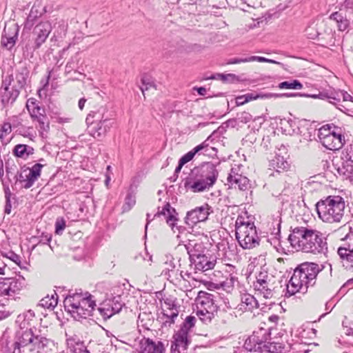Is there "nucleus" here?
Instances as JSON below:
<instances>
[{"mask_svg": "<svg viewBox=\"0 0 353 353\" xmlns=\"http://www.w3.org/2000/svg\"><path fill=\"white\" fill-rule=\"evenodd\" d=\"M319 264L313 262H304L300 264L294 271V273L287 284L286 294L289 296L297 292L305 294L309 287L316 283L318 274L323 270Z\"/></svg>", "mask_w": 353, "mask_h": 353, "instance_id": "1", "label": "nucleus"}, {"mask_svg": "<svg viewBox=\"0 0 353 353\" xmlns=\"http://www.w3.org/2000/svg\"><path fill=\"white\" fill-rule=\"evenodd\" d=\"M218 170L214 164L208 162L199 168L192 170L185 179L184 187L192 192H201L209 190L217 180Z\"/></svg>", "mask_w": 353, "mask_h": 353, "instance_id": "2", "label": "nucleus"}, {"mask_svg": "<svg viewBox=\"0 0 353 353\" xmlns=\"http://www.w3.org/2000/svg\"><path fill=\"white\" fill-rule=\"evenodd\" d=\"M345 208L344 198L339 195H330L319 200L316 204L319 217L325 223L341 222Z\"/></svg>", "mask_w": 353, "mask_h": 353, "instance_id": "3", "label": "nucleus"}, {"mask_svg": "<svg viewBox=\"0 0 353 353\" xmlns=\"http://www.w3.org/2000/svg\"><path fill=\"white\" fill-rule=\"evenodd\" d=\"M92 297L88 292L84 294L74 293L68 295L63 301L64 307L77 320L87 319L92 316V312L96 306L95 301Z\"/></svg>", "mask_w": 353, "mask_h": 353, "instance_id": "4", "label": "nucleus"}, {"mask_svg": "<svg viewBox=\"0 0 353 353\" xmlns=\"http://www.w3.org/2000/svg\"><path fill=\"white\" fill-rule=\"evenodd\" d=\"M236 238L243 249H252L259 245L254 222L245 221V218L239 216L235 222Z\"/></svg>", "mask_w": 353, "mask_h": 353, "instance_id": "5", "label": "nucleus"}, {"mask_svg": "<svg viewBox=\"0 0 353 353\" xmlns=\"http://www.w3.org/2000/svg\"><path fill=\"white\" fill-rule=\"evenodd\" d=\"M17 338L25 353H46L50 341L37 333V329H29L17 333Z\"/></svg>", "mask_w": 353, "mask_h": 353, "instance_id": "6", "label": "nucleus"}, {"mask_svg": "<svg viewBox=\"0 0 353 353\" xmlns=\"http://www.w3.org/2000/svg\"><path fill=\"white\" fill-rule=\"evenodd\" d=\"M196 319L193 316L185 318L180 328L174 332L171 345V353H186L191 343L190 333L195 325Z\"/></svg>", "mask_w": 353, "mask_h": 353, "instance_id": "7", "label": "nucleus"}, {"mask_svg": "<svg viewBox=\"0 0 353 353\" xmlns=\"http://www.w3.org/2000/svg\"><path fill=\"white\" fill-rule=\"evenodd\" d=\"M305 242V246L302 247L303 252L325 254L327 252V238L319 230L310 228L308 238Z\"/></svg>", "mask_w": 353, "mask_h": 353, "instance_id": "8", "label": "nucleus"}, {"mask_svg": "<svg viewBox=\"0 0 353 353\" xmlns=\"http://www.w3.org/2000/svg\"><path fill=\"white\" fill-rule=\"evenodd\" d=\"M199 299L197 300V305H200L198 309L208 310L216 313L217 317L222 318V322L226 323L232 316L231 313L228 312L225 310H218L216 303V296L213 294L208 292H200Z\"/></svg>", "mask_w": 353, "mask_h": 353, "instance_id": "9", "label": "nucleus"}, {"mask_svg": "<svg viewBox=\"0 0 353 353\" xmlns=\"http://www.w3.org/2000/svg\"><path fill=\"white\" fill-rule=\"evenodd\" d=\"M215 265V261L210 260L206 254L190 259L189 270L184 272L188 279H196L194 274L212 270Z\"/></svg>", "mask_w": 353, "mask_h": 353, "instance_id": "10", "label": "nucleus"}, {"mask_svg": "<svg viewBox=\"0 0 353 353\" xmlns=\"http://www.w3.org/2000/svg\"><path fill=\"white\" fill-rule=\"evenodd\" d=\"M26 108L31 118L39 123V130L48 132L50 129V122L46 114L44 108L37 104L34 99H30L27 101Z\"/></svg>", "mask_w": 353, "mask_h": 353, "instance_id": "11", "label": "nucleus"}, {"mask_svg": "<svg viewBox=\"0 0 353 353\" xmlns=\"http://www.w3.org/2000/svg\"><path fill=\"white\" fill-rule=\"evenodd\" d=\"M20 92L13 85V75H9L5 77L2 81V85L0 90V97L2 103L6 105L12 104Z\"/></svg>", "mask_w": 353, "mask_h": 353, "instance_id": "12", "label": "nucleus"}, {"mask_svg": "<svg viewBox=\"0 0 353 353\" xmlns=\"http://www.w3.org/2000/svg\"><path fill=\"white\" fill-rule=\"evenodd\" d=\"M309 229L306 227H296L292 230L288 236V241L293 248L302 252V247L305 246L306 239L308 238Z\"/></svg>", "mask_w": 353, "mask_h": 353, "instance_id": "13", "label": "nucleus"}, {"mask_svg": "<svg viewBox=\"0 0 353 353\" xmlns=\"http://www.w3.org/2000/svg\"><path fill=\"white\" fill-rule=\"evenodd\" d=\"M52 31L51 23L48 21H41L33 30L34 36V50L39 49L44 43Z\"/></svg>", "mask_w": 353, "mask_h": 353, "instance_id": "14", "label": "nucleus"}, {"mask_svg": "<svg viewBox=\"0 0 353 353\" xmlns=\"http://www.w3.org/2000/svg\"><path fill=\"white\" fill-rule=\"evenodd\" d=\"M123 305L121 296H116L107 299L104 302L103 306L98 310L104 318H110L114 314L119 313Z\"/></svg>", "mask_w": 353, "mask_h": 353, "instance_id": "15", "label": "nucleus"}, {"mask_svg": "<svg viewBox=\"0 0 353 353\" xmlns=\"http://www.w3.org/2000/svg\"><path fill=\"white\" fill-rule=\"evenodd\" d=\"M209 210L210 206L205 204L188 212L185 216V223L188 225L193 226L197 223L205 221L210 214Z\"/></svg>", "mask_w": 353, "mask_h": 353, "instance_id": "16", "label": "nucleus"}, {"mask_svg": "<svg viewBox=\"0 0 353 353\" xmlns=\"http://www.w3.org/2000/svg\"><path fill=\"white\" fill-rule=\"evenodd\" d=\"M19 28L16 23L5 26L1 39V44L3 48L11 50L15 45L18 39Z\"/></svg>", "mask_w": 353, "mask_h": 353, "instance_id": "17", "label": "nucleus"}, {"mask_svg": "<svg viewBox=\"0 0 353 353\" xmlns=\"http://www.w3.org/2000/svg\"><path fill=\"white\" fill-rule=\"evenodd\" d=\"M336 130H333L331 135L323 137L321 141L322 145L330 150H338L341 149L345 143V137L341 133L340 129L334 127Z\"/></svg>", "mask_w": 353, "mask_h": 353, "instance_id": "18", "label": "nucleus"}, {"mask_svg": "<svg viewBox=\"0 0 353 353\" xmlns=\"http://www.w3.org/2000/svg\"><path fill=\"white\" fill-rule=\"evenodd\" d=\"M337 252L343 267L347 271L353 272V243L340 246Z\"/></svg>", "mask_w": 353, "mask_h": 353, "instance_id": "19", "label": "nucleus"}, {"mask_svg": "<svg viewBox=\"0 0 353 353\" xmlns=\"http://www.w3.org/2000/svg\"><path fill=\"white\" fill-rule=\"evenodd\" d=\"M189 259L205 255L206 248L199 239H189L185 244Z\"/></svg>", "mask_w": 353, "mask_h": 353, "instance_id": "20", "label": "nucleus"}, {"mask_svg": "<svg viewBox=\"0 0 353 353\" xmlns=\"http://www.w3.org/2000/svg\"><path fill=\"white\" fill-rule=\"evenodd\" d=\"M45 11L39 2H35L23 23V29L30 30L37 21L43 15Z\"/></svg>", "mask_w": 353, "mask_h": 353, "instance_id": "21", "label": "nucleus"}, {"mask_svg": "<svg viewBox=\"0 0 353 353\" xmlns=\"http://www.w3.org/2000/svg\"><path fill=\"white\" fill-rule=\"evenodd\" d=\"M279 152L276 153L275 157L271 161L270 166L279 172L281 170H287L290 165L286 160L288 157L286 148L281 145Z\"/></svg>", "mask_w": 353, "mask_h": 353, "instance_id": "22", "label": "nucleus"}, {"mask_svg": "<svg viewBox=\"0 0 353 353\" xmlns=\"http://www.w3.org/2000/svg\"><path fill=\"white\" fill-rule=\"evenodd\" d=\"M353 15H349L348 10L340 9L339 11L330 14V19L336 21L339 31L347 30L350 20Z\"/></svg>", "mask_w": 353, "mask_h": 353, "instance_id": "23", "label": "nucleus"}, {"mask_svg": "<svg viewBox=\"0 0 353 353\" xmlns=\"http://www.w3.org/2000/svg\"><path fill=\"white\" fill-rule=\"evenodd\" d=\"M281 214L279 212H277L272 216V228L270 230H272L271 235L272 238L269 239L270 244L272 245L275 248H277V245H279V238L281 235Z\"/></svg>", "mask_w": 353, "mask_h": 353, "instance_id": "24", "label": "nucleus"}, {"mask_svg": "<svg viewBox=\"0 0 353 353\" xmlns=\"http://www.w3.org/2000/svg\"><path fill=\"white\" fill-rule=\"evenodd\" d=\"M265 352L270 353H295L294 350L299 344L291 345L287 342H270L268 343Z\"/></svg>", "mask_w": 353, "mask_h": 353, "instance_id": "25", "label": "nucleus"}, {"mask_svg": "<svg viewBox=\"0 0 353 353\" xmlns=\"http://www.w3.org/2000/svg\"><path fill=\"white\" fill-rule=\"evenodd\" d=\"M165 347L163 342L154 341L150 339H146L141 343V352L140 353H164Z\"/></svg>", "mask_w": 353, "mask_h": 353, "instance_id": "26", "label": "nucleus"}, {"mask_svg": "<svg viewBox=\"0 0 353 353\" xmlns=\"http://www.w3.org/2000/svg\"><path fill=\"white\" fill-rule=\"evenodd\" d=\"M252 342H254L257 346H261V352H266V346H268V339L270 337V333L268 330L264 328H259L258 330L254 331L250 336Z\"/></svg>", "mask_w": 353, "mask_h": 353, "instance_id": "27", "label": "nucleus"}, {"mask_svg": "<svg viewBox=\"0 0 353 353\" xmlns=\"http://www.w3.org/2000/svg\"><path fill=\"white\" fill-rule=\"evenodd\" d=\"M160 215H163L165 216L167 223L172 228L174 226L176 221H178L176 210L171 207L169 203H167L161 211L159 210L154 216Z\"/></svg>", "mask_w": 353, "mask_h": 353, "instance_id": "28", "label": "nucleus"}, {"mask_svg": "<svg viewBox=\"0 0 353 353\" xmlns=\"http://www.w3.org/2000/svg\"><path fill=\"white\" fill-rule=\"evenodd\" d=\"M258 307L259 303L254 296L249 294H245L241 296V302L238 305L237 308L242 312H252L253 309L257 308Z\"/></svg>", "mask_w": 353, "mask_h": 353, "instance_id": "29", "label": "nucleus"}, {"mask_svg": "<svg viewBox=\"0 0 353 353\" xmlns=\"http://www.w3.org/2000/svg\"><path fill=\"white\" fill-rule=\"evenodd\" d=\"M338 173L353 182V163L341 161L340 163L335 164Z\"/></svg>", "mask_w": 353, "mask_h": 353, "instance_id": "30", "label": "nucleus"}, {"mask_svg": "<svg viewBox=\"0 0 353 353\" xmlns=\"http://www.w3.org/2000/svg\"><path fill=\"white\" fill-rule=\"evenodd\" d=\"M28 76L29 71L28 69L22 68L16 73L15 77H13V85L19 92L26 85Z\"/></svg>", "mask_w": 353, "mask_h": 353, "instance_id": "31", "label": "nucleus"}, {"mask_svg": "<svg viewBox=\"0 0 353 353\" xmlns=\"http://www.w3.org/2000/svg\"><path fill=\"white\" fill-rule=\"evenodd\" d=\"M227 179L231 185L237 186L240 190H245L248 188L249 180L241 174H229Z\"/></svg>", "mask_w": 353, "mask_h": 353, "instance_id": "32", "label": "nucleus"}, {"mask_svg": "<svg viewBox=\"0 0 353 353\" xmlns=\"http://www.w3.org/2000/svg\"><path fill=\"white\" fill-rule=\"evenodd\" d=\"M261 284H254V288L256 290L263 294V297L270 299L273 296V284L270 283V279L265 281H262Z\"/></svg>", "mask_w": 353, "mask_h": 353, "instance_id": "33", "label": "nucleus"}, {"mask_svg": "<svg viewBox=\"0 0 353 353\" xmlns=\"http://www.w3.org/2000/svg\"><path fill=\"white\" fill-rule=\"evenodd\" d=\"M105 108L103 107H101L97 111H91L87 116L85 121L87 124H90L91 125L97 123L98 122H101L102 119H105Z\"/></svg>", "mask_w": 353, "mask_h": 353, "instance_id": "34", "label": "nucleus"}, {"mask_svg": "<svg viewBox=\"0 0 353 353\" xmlns=\"http://www.w3.org/2000/svg\"><path fill=\"white\" fill-rule=\"evenodd\" d=\"M13 154L20 158H26L34 153V148L25 144H18L13 149Z\"/></svg>", "mask_w": 353, "mask_h": 353, "instance_id": "35", "label": "nucleus"}, {"mask_svg": "<svg viewBox=\"0 0 353 353\" xmlns=\"http://www.w3.org/2000/svg\"><path fill=\"white\" fill-rule=\"evenodd\" d=\"M24 279L22 278H9V291L10 296H13L19 292L24 286Z\"/></svg>", "mask_w": 353, "mask_h": 353, "instance_id": "36", "label": "nucleus"}, {"mask_svg": "<svg viewBox=\"0 0 353 353\" xmlns=\"http://www.w3.org/2000/svg\"><path fill=\"white\" fill-rule=\"evenodd\" d=\"M89 132L93 137L100 138L103 137L107 132L101 121L89 127Z\"/></svg>", "mask_w": 353, "mask_h": 353, "instance_id": "37", "label": "nucleus"}, {"mask_svg": "<svg viewBox=\"0 0 353 353\" xmlns=\"http://www.w3.org/2000/svg\"><path fill=\"white\" fill-rule=\"evenodd\" d=\"M57 305V299L54 298V295H52L50 297L47 296L41 299L37 306L52 310Z\"/></svg>", "mask_w": 353, "mask_h": 353, "instance_id": "38", "label": "nucleus"}, {"mask_svg": "<svg viewBox=\"0 0 353 353\" xmlns=\"http://www.w3.org/2000/svg\"><path fill=\"white\" fill-rule=\"evenodd\" d=\"M196 314L201 321L205 324L210 323L216 315V314H214L213 312H209L208 310H203L200 309L197 310Z\"/></svg>", "mask_w": 353, "mask_h": 353, "instance_id": "39", "label": "nucleus"}, {"mask_svg": "<svg viewBox=\"0 0 353 353\" xmlns=\"http://www.w3.org/2000/svg\"><path fill=\"white\" fill-rule=\"evenodd\" d=\"M280 89H295L299 90L303 88L301 83L294 79L292 81H283L278 85Z\"/></svg>", "mask_w": 353, "mask_h": 353, "instance_id": "40", "label": "nucleus"}, {"mask_svg": "<svg viewBox=\"0 0 353 353\" xmlns=\"http://www.w3.org/2000/svg\"><path fill=\"white\" fill-rule=\"evenodd\" d=\"M136 203L135 195L132 192H128L123 205V212L130 211Z\"/></svg>", "mask_w": 353, "mask_h": 353, "instance_id": "41", "label": "nucleus"}, {"mask_svg": "<svg viewBox=\"0 0 353 353\" xmlns=\"http://www.w3.org/2000/svg\"><path fill=\"white\" fill-rule=\"evenodd\" d=\"M245 101H247V103L250 101H252V100H256V99H265L272 98V93H265V94L260 93V94H256V93H254V92H250V93L245 94Z\"/></svg>", "mask_w": 353, "mask_h": 353, "instance_id": "42", "label": "nucleus"}, {"mask_svg": "<svg viewBox=\"0 0 353 353\" xmlns=\"http://www.w3.org/2000/svg\"><path fill=\"white\" fill-rule=\"evenodd\" d=\"M341 161L348 162L353 163V145H349L345 150L343 151L341 157Z\"/></svg>", "mask_w": 353, "mask_h": 353, "instance_id": "43", "label": "nucleus"}, {"mask_svg": "<svg viewBox=\"0 0 353 353\" xmlns=\"http://www.w3.org/2000/svg\"><path fill=\"white\" fill-rule=\"evenodd\" d=\"M305 35L310 39H315L321 35V34L317 30L316 26H314L313 24L307 26L305 28Z\"/></svg>", "mask_w": 353, "mask_h": 353, "instance_id": "44", "label": "nucleus"}, {"mask_svg": "<svg viewBox=\"0 0 353 353\" xmlns=\"http://www.w3.org/2000/svg\"><path fill=\"white\" fill-rule=\"evenodd\" d=\"M10 296L9 278L0 279V296Z\"/></svg>", "mask_w": 353, "mask_h": 353, "instance_id": "45", "label": "nucleus"}, {"mask_svg": "<svg viewBox=\"0 0 353 353\" xmlns=\"http://www.w3.org/2000/svg\"><path fill=\"white\" fill-rule=\"evenodd\" d=\"M44 166L43 164L41 163H37L34 164L30 170L29 174H28L29 176L37 180V179L41 175V168Z\"/></svg>", "mask_w": 353, "mask_h": 353, "instance_id": "46", "label": "nucleus"}, {"mask_svg": "<svg viewBox=\"0 0 353 353\" xmlns=\"http://www.w3.org/2000/svg\"><path fill=\"white\" fill-rule=\"evenodd\" d=\"M243 347L250 352H261V346H257V345L252 342V340L251 339V337L249 336L245 341Z\"/></svg>", "mask_w": 353, "mask_h": 353, "instance_id": "47", "label": "nucleus"}, {"mask_svg": "<svg viewBox=\"0 0 353 353\" xmlns=\"http://www.w3.org/2000/svg\"><path fill=\"white\" fill-rule=\"evenodd\" d=\"M341 98L343 99V101H350L352 100L351 95L345 91H339V92H336L334 96L331 95V99L336 101H339Z\"/></svg>", "mask_w": 353, "mask_h": 353, "instance_id": "48", "label": "nucleus"}, {"mask_svg": "<svg viewBox=\"0 0 353 353\" xmlns=\"http://www.w3.org/2000/svg\"><path fill=\"white\" fill-rule=\"evenodd\" d=\"M331 128H332V125L327 124V125L322 126L319 130L318 137H319L320 141L323 139V137H326L332 134V131H331Z\"/></svg>", "mask_w": 353, "mask_h": 353, "instance_id": "49", "label": "nucleus"}, {"mask_svg": "<svg viewBox=\"0 0 353 353\" xmlns=\"http://www.w3.org/2000/svg\"><path fill=\"white\" fill-rule=\"evenodd\" d=\"M10 197H11V192H10L9 188H7L5 189L6 205H5V209H4V212L7 214H10V212H11L12 205H11Z\"/></svg>", "mask_w": 353, "mask_h": 353, "instance_id": "50", "label": "nucleus"}, {"mask_svg": "<svg viewBox=\"0 0 353 353\" xmlns=\"http://www.w3.org/2000/svg\"><path fill=\"white\" fill-rule=\"evenodd\" d=\"M65 228V221L63 217H58L55 222V233L57 234H62Z\"/></svg>", "mask_w": 353, "mask_h": 353, "instance_id": "51", "label": "nucleus"}, {"mask_svg": "<svg viewBox=\"0 0 353 353\" xmlns=\"http://www.w3.org/2000/svg\"><path fill=\"white\" fill-rule=\"evenodd\" d=\"M163 302L166 309L178 310L176 299L172 297H167L163 299Z\"/></svg>", "mask_w": 353, "mask_h": 353, "instance_id": "52", "label": "nucleus"}, {"mask_svg": "<svg viewBox=\"0 0 353 353\" xmlns=\"http://www.w3.org/2000/svg\"><path fill=\"white\" fill-rule=\"evenodd\" d=\"M342 228L344 230H349V232L345 236V237L341 239L343 242V245L344 244L353 243V231L352 230V228L350 226L346 227V225H344Z\"/></svg>", "mask_w": 353, "mask_h": 353, "instance_id": "53", "label": "nucleus"}, {"mask_svg": "<svg viewBox=\"0 0 353 353\" xmlns=\"http://www.w3.org/2000/svg\"><path fill=\"white\" fill-rule=\"evenodd\" d=\"M142 85L140 87L143 94H144L145 92L149 90L150 88H154V84L153 82L150 81V79L148 77H143L141 79Z\"/></svg>", "mask_w": 353, "mask_h": 353, "instance_id": "54", "label": "nucleus"}, {"mask_svg": "<svg viewBox=\"0 0 353 353\" xmlns=\"http://www.w3.org/2000/svg\"><path fill=\"white\" fill-rule=\"evenodd\" d=\"M301 97H308V98H313V99H320L323 100H325L327 99H331V95H328L326 92H319V94H301Z\"/></svg>", "mask_w": 353, "mask_h": 353, "instance_id": "55", "label": "nucleus"}, {"mask_svg": "<svg viewBox=\"0 0 353 353\" xmlns=\"http://www.w3.org/2000/svg\"><path fill=\"white\" fill-rule=\"evenodd\" d=\"M250 60H251V61H256L259 62H266V63H274V64H277V65H282V63L281 62L276 61L273 59H267L263 57L251 56V57H250Z\"/></svg>", "mask_w": 353, "mask_h": 353, "instance_id": "56", "label": "nucleus"}, {"mask_svg": "<svg viewBox=\"0 0 353 353\" xmlns=\"http://www.w3.org/2000/svg\"><path fill=\"white\" fill-rule=\"evenodd\" d=\"M237 281V279L236 277L234 276H232L231 274H230V277L229 278H227L225 281H224L222 283H221V285L224 288H232L234 285V283Z\"/></svg>", "mask_w": 353, "mask_h": 353, "instance_id": "57", "label": "nucleus"}, {"mask_svg": "<svg viewBox=\"0 0 353 353\" xmlns=\"http://www.w3.org/2000/svg\"><path fill=\"white\" fill-rule=\"evenodd\" d=\"M6 257L10 259L16 264H19L21 263V256L17 254H15L12 251H9L3 254Z\"/></svg>", "mask_w": 353, "mask_h": 353, "instance_id": "58", "label": "nucleus"}, {"mask_svg": "<svg viewBox=\"0 0 353 353\" xmlns=\"http://www.w3.org/2000/svg\"><path fill=\"white\" fill-rule=\"evenodd\" d=\"M20 181L22 180L24 181L25 184L23 185V187L26 189L30 188L36 181L34 179L29 176L28 175H26V179H23V176L22 174H19V178L18 179Z\"/></svg>", "mask_w": 353, "mask_h": 353, "instance_id": "59", "label": "nucleus"}, {"mask_svg": "<svg viewBox=\"0 0 353 353\" xmlns=\"http://www.w3.org/2000/svg\"><path fill=\"white\" fill-rule=\"evenodd\" d=\"M74 353H90L87 350L86 347L80 342L75 343V345L73 347Z\"/></svg>", "mask_w": 353, "mask_h": 353, "instance_id": "60", "label": "nucleus"}, {"mask_svg": "<svg viewBox=\"0 0 353 353\" xmlns=\"http://www.w3.org/2000/svg\"><path fill=\"white\" fill-rule=\"evenodd\" d=\"M238 119L240 122L247 123L252 120V115L246 112H243L238 115Z\"/></svg>", "mask_w": 353, "mask_h": 353, "instance_id": "61", "label": "nucleus"}, {"mask_svg": "<svg viewBox=\"0 0 353 353\" xmlns=\"http://www.w3.org/2000/svg\"><path fill=\"white\" fill-rule=\"evenodd\" d=\"M163 310V316H170L171 319H176L179 316V310H170L165 308Z\"/></svg>", "mask_w": 353, "mask_h": 353, "instance_id": "62", "label": "nucleus"}, {"mask_svg": "<svg viewBox=\"0 0 353 353\" xmlns=\"http://www.w3.org/2000/svg\"><path fill=\"white\" fill-rule=\"evenodd\" d=\"M246 62H251V60H250V57H245V58H233L230 59L228 61V64H238L241 63H246Z\"/></svg>", "mask_w": 353, "mask_h": 353, "instance_id": "63", "label": "nucleus"}, {"mask_svg": "<svg viewBox=\"0 0 353 353\" xmlns=\"http://www.w3.org/2000/svg\"><path fill=\"white\" fill-rule=\"evenodd\" d=\"M194 157V154L193 152L191 150L184 154L180 159L179 161L181 162V164H185L188 162L190 161Z\"/></svg>", "mask_w": 353, "mask_h": 353, "instance_id": "64", "label": "nucleus"}]
</instances>
